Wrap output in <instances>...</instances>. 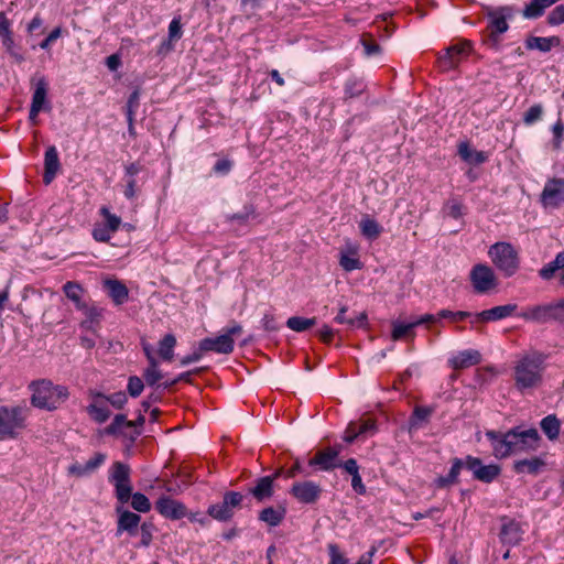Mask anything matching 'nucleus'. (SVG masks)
Masks as SVG:
<instances>
[{"instance_id":"1","label":"nucleus","mask_w":564,"mask_h":564,"mask_svg":"<svg viewBox=\"0 0 564 564\" xmlns=\"http://www.w3.org/2000/svg\"><path fill=\"white\" fill-rule=\"evenodd\" d=\"M496 458H506L518 453L534 452L540 447L541 436L536 429L522 430L517 426L506 433L486 432Z\"/></svg>"},{"instance_id":"2","label":"nucleus","mask_w":564,"mask_h":564,"mask_svg":"<svg viewBox=\"0 0 564 564\" xmlns=\"http://www.w3.org/2000/svg\"><path fill=\"white\" fill-rule=\"evenodd\" d=\"M547 356L529 350L518 357L513 365L514 387L521 393L538 389L543 382Z\"/></svg>"},{"instance_id":"3","label":"nucleus","mask_w":564,"mask_h":564,"mask_svg":"<svg viewBox=\"0 0 564 564\" xmlns=\"http://www.w3.org/2000/svg\"><path fill=\"white\" fill-rule=\"evenodd\" d=\"M29 388L32 390L31 404L46 411L56 410L69 395L66 387L45 379L31 382Z\"/></svg>"},{"instance_id":"4","label":"nucleus","mask_w":564,"mask_h":564,"mask_svg":"<svg viewBox=\"0 0 564 564\" xmlns=\"http://www.w3.org/2000/svg\"><path fill=\"white\" fill-rule=\"evenodd\" d=\"M488 254L505 276L513 275L519 269L518 253L508 242H496L489 248Z\"/></svg>"},{"instance_id":"5","label":"nucleus","mask_w":564,"mask_h":564,"mask_svg":"<svg viewBox=\"0 0 564 564\" xmlns=\"http://www.w3.org/2000/svg\"><path fill=\"white\" fill-rule=\"evenodd\" d=\"M561 301L527 306L519 313V317L535 324L557 322L562 324Z\"/></svg>"},{"instance_id":"6","label":"nucleus","mask_w":564,"mask_h":564,"mask_svg":"<svg viewBox=\"0 0 564 564\" xmlns=\"http://www.w3.org/2000/svg\"><path fill=\"white\" fill-rule=\"evenodd\" d=\"M242 334V326L237 322H231L230 326L226 330L216 336L207 337L200 340V349L207 351H214L217 354L228 355L234 351L235 338Z\"/></svg>"},{"instance_id":"7","label":"nucleus","mask_w":564,"mask_h":564,"mask_svg":"<svg viewBox=\"0 0 564 564\" xmlns=\"http://www.w3.org/2000/svg\"><path fill=\"white\" fill-rule=\"evenodd\" d=\"M108 479L115 487L118 501L121 503L128 502L132 492L130 467L121 462H116L110 469Z\"/></svg>"},{"instance_id":"8","label":"nucleus","mask_w":564,"mask_h":564,"mask_svg":"<svg viewBox=\"0 0 564 564\" xmlns=\"http://www.w3.org/2000/svg\"><path fill=\"white\" fill-rule=\"evenodd\" d=\"M243 498V495L238 491H227L224 494L221 502L208 507L207 514L220 522L230 521L235 514V509L241 507Z\"/></svg>"},{"instance_id":"9","label":"nucleus","mask_w":564,"mask_h":564,"mask_svg":"<svg viewBox=\"0 0 564 564\" xmlns=\"http://www.w3.org/2000/svg\"><path fill=\"white\" fill-rule=\"evenodd\" d=\"M25 410L21 406H0V440L14 437L24 427Z\"/></svg>"},{"instance_id":"10","label":"nucleus","mask_w":564,"mask_h":564,"mask_svg":"<svg viewBox=\"0 0 564 564\" xmlns=\"http://www.w3.org/2000/svg\"><path fill=\"white\" fill-rule=\"evenodd\" d=\"M476 293L484 294L497 286V279L492 269L486 264H476L469 274Z\"/></svg>"},{"instance_id":"11","label":"nucleus","mask_w":564,"mask_h":564,"mask_svg":"<svg viewBox=\"0 0 564 564\" xmlns=\"http://www.w3.org/2000/svg\"><path fill=\"white\" fill-rule=\"evenodd\" d=\"M290 494L301 503L313 505L319 499L322 488L311 480L295 481L290 489Z\"/></svg>"},{"instance_id":"12","label":"nucleus","mask_w":564,"mask_h":564,"mask_svg":"<svg viewBox=\"0 0 564 564\" xmlns=\"http://www.w3.org/2000/svg\"><path fill=\"white\" fill-rule=\"evenodd\" d=\"M466 469L470 470L474 477L482 482H491L500 474V467L496 464L484 465L482 462L473 456H467Z\"/></svg>"},{"instance_id":"13","label":"nucleus","mask_w":564,"mask_h":564,"mask_svg":"<svg viewBox=\"0 0 564 564\" xmlns=\"http://www.w3.org/2000/svg\"><path fill=\"white\" fill-rule=\"evenodd\" d=\"M88 394L91 399L90 404L86 408L88 415L99 424L105 423L111 414L106 401L104 400L106 394L96 390H89Z\"/></svg>"},{"instance_id":"14","label":"nucleus","mask_w":564,"mask_h":564,"mask_svg":"<svg viewBox=\"0 0 564 564\" xmlns=\"http://www.w3.org/2000/svg\"><path fill=\"white\" fill-rule=\"evenodd\" d=\"M340 447H328L324 451H319L308 460V467H315L321 470H333L340 466L338 455Z\"/></svg>"},{"instance_id":"15","label":"nucleus","mask_w":564,"mask_h":564,"mask_svg":"<svg viewBox=\"0 0 564 564\" xmlns=\"http://www.w3.org/2000/svg\"><path fill=\"white\" fill-rule=\"evenodd\" d=\"M155 509L161 516L171 520H180L187 516L184 503L166 496H162L156 500Z\"/></svg>"},{"instance_id":"16","label":"nucleus","mask_w":564,"mask_h":564,"mask_svg":"<svg viewBox=\"0 0 564 564\" xmlns=\"http://www.w3.org/2000/svg\"><path fill=\"white\" fill-rule=\"evenodd\" d=\"M513 14L514 10L511 7H500L490 10L487 17L489 19V29L491 30V34L499 35L505 33L509 28L507 20L511 19Z\"/></svg>"},{"instance_id":"17","label":"nucleus","mask_w":564,"mask_h":564,"mask_svg":"<svg viewBox=\"0 0 564 564\" xmlns=\"http://www.w3.org/2000/svg\"><path fill=\"white\" fill-rule=\"evenodd\" d=\"M542 202L551 207H557L564 203V178H554L545 184Z\"/></svg>"},{"instance_id":"18","label":"nucleus","mask_w":564,"mask_h":564,"mask_svg":"<svg viewBox=\"0 0 564 564\" xmlns=\"http://www.w3.org/2000/svg\"><path fill=\"white\" fill-rule=\"evenodd\" d=\"M517 307V304H506L495 306L492 308L485 310L479 313H475L473 316L471 324L477 322H494L506 318L512 315L516 312Z\"/></svg>"},{"instance_id":"19","label":"nucleus","mask_w":564,"mask_h":564,"mask_svg":"<svg viewBox=\"0 0 564 564\" xmlns=\"http://www.w3.org/2000/svg\"><path fill=\"white\" fill-rule=\"evenodd\" d=\"M280 475V471L273 476H264L257 479L254 487L249 489L250 495L258 501L263 502L270 499L274 494V479Z\"/></svg>"},{"instance_id":"20","label":"nucleus","mask_w":564,"mask_h":564,"mask_svg":"<svg viewBox=\"0 0 564 564\" xmlns=\"http://www.w3.org/2000/svg\"><path fill=\"white\" fill-rule=\"evenodd\" d=\"M467 457L465 459L454 458L452 460V467L446 476H438L434 480L436 488H449L453 485L458 484V476L463 468H466Z\"/></svg>"},{"instance_id":"21","label":"nucleus","mask_w":564,"mask_h":564,"mask_svg":"<svg viewBox=\"0 0 564 564\" xmlns=\"http://www.w3.org/2000/svg\"><path fill=\"white\" fill-rule=\"evenodd\" d=\"M546 466V462L541 456H535L525 459H519L513 463V470L517 474L538 475Z\"/></svg>"},{"instance_id":"22","label":"nucleus","mask_w":564,"mask_h":564,"mask_svg":"<svg viewBox=\"0 0 564 564\" xmlns=\"http://www.w3.org/2000/svg\"><path fill=\"white\" fill-rule=\"evenodd\" d=\"M373 431L375 423L371 420H366L360 423L351 422L348 424L345 431L344 441L348 444H351L356 438L372 434Z\"/></svg>"},{"instance_id":"23","label":"nucleus","mask_w":564,"mask_h":564,"mask_svg":"<svg viewBox=\"0 0 564 564\" xmlns=\"http://www.w3.org/2000/svg\"><path fill=\"white\" fill-rule=\"evenodd\" d=\"M59 159H58V153H57V150L54 145L50 147L46 152H45V156H44V175H43V181L45 184H50L57 171L59 170Z\"/></svg>"},{"instance_id":"24","label":"nucleus","mask_w":564,"mask_h":564,"mask_svg":"<svg viewBox=\"0 0 564 564\" xmlns=\"http://www.w3.org/2000/svg\"><path fill=\"white\" fill-rule=\"evenodd\" d=\"M144 422H145L144 415L141 413L139 414V416L135 421H128L124 414H117L113 417V421L111 422V424H109L105 429V433L106 434H118L119 432H121L122 427H128V429L135 427V429L141 430Z\"/></svg>"},{"instance_id":"25","label":"nucleus","mask_w":564,"mask_h":564,"mask_svg":"<svg viewBox=\"0 0 564 564\" xmlns=\"http://www.w3.org/2000/svg\"><path fill=\"white\" fill-rule=\"evenodd\" d=\"M561 44V40L558 36H529L525 40V47L528 50H538L540 52L546 53L550 52L553 47H557Z\"/></svg>"},{"instance_id":"26","label":"nucleus","mask_w":564,"mask_h":564,"mask_svg":"<svg viewBox=\"0 0 564 564\" xmlns=\"http://www.w3.org/2000/svg\"><path fill=\"white\" fill-rule=\"evenodd\" d=\"M104 286L108 291L109 296L117 305H121L128 300L129 291L127 286L119 280H106L104 282Z\"/></svg>"},{"instance_id":"27","label":"nucleus","mask_w":564,"mask_h":564,"mask_svg":"<svg viewBox=\"0 0 564 564\" xmlns=\"http://www.w3.org/2000/svg\"><path fill=\"white\" fill-rule=\"evenodd\" d=\"M480 362V354L478 350H464L458 352L451 359L454 369H464Z\"/></svg>"},{"instance_id":"28","label":"nucleus","mask_w":564,"mask_h":564,"mask_svg":"<svg viewBox=\"0 0 564 564\" xmlns=\"http://www.w3.org/2000/svg\"><path fill=\"white\" fill-rule=\"evenodd\" d=\"M500 539L503 543L509 545L518 544L522 539V531L516 521H508L503 523L500 531Z\"/></svg>"},{"instance_id":"29","label":"nucleus","mask_w":564,"mask_h":564,"mask_svg":"<svg viewBox=\"0 0 564 564\" xmlns=\"http://www.w3.org/2000/svg\"><path fill=\"white\" fill-rule=\"evenodd\" d=\"M328 551L330 555V564H347V560L339 553L337 545L329 544ZM376 547H371L368 552L362 554L356 564H371L372 556L376 553Z\"/></svg>"},{"instance_id":"30","label":"nucleus","mask_w":564,"mask_h":564,"mask_svg":"<svg viewBox=\"0 0 564 564\" xmlns=\"http://www.w3.org/2000/svg\"><path fill=\"white\" fill-rule=\"evenodd\" d=\"M140 520L141 517L139 514L128 510L122 511L118 520V532L127 531L131 535L135 534Z\"/></svg>"},{"instance_id":"31","label":"nucleus","mask_w":564,"mask_h":564,"mask_svg":"<svg viewBox=\"0 0 564 564\" xmlns=\"http://www.w3.org/2000/svg\"><path fill=\"white\" fill-rule=\"evenodd\" d=\"M434 412L431 406H415L409 420V431H416L422 427L423 423H427L430 416Z\"/></svg>"},{"instance_id":"32","label":"nucleus","mask_w":564,"mask_h":564,"mask_svg":"<svg viewBox=\"0 0 564 564\" xmlns=\"http://www.w3.org/2000/svg\"><path fill=\"white\" fill-rule=\"evenodd\" d=\"M285 512L286 511L283 507H279L276 509L273 507H268L260 512L259 519L268 523L270 527H276L284 519Z\"/></svg>"},{"instance_id":"33","label":"nucleus","mask_w":564,"mask_h":564,"mask_svg":"<svg viewBox=\"0 0 564 564\" xmlns=\"http://www.w3.org/2000/svg\"><path fill=\"white\" fill-rule=\"evenodd\" d=\"M458 154L467 163L480 164L487 160V155L484 152L470 149L467 142L459 143Z\"/></svg>"},{"instance_id":"34","label":"nucleus","mask_w":564,"mask_h":564,"mask_svg":"<svg viewBox=\"0 0 564 564\" xmlns=\"http://www.w3.org/2000/svg\"><path fill=\"white\" fill-rule=\"evenodd\" d=\"M541 429L550 441L557 440L560 435L561 422L554 414H550L542 419Z\"/></svg>"},{"instance_id":"35","label":"nucleus","mask_w":564,"mask_h":564,"mask_svg":"<svg viewBox=\"0 0 564 564\" xmlns=\"http://www.w3.org/2000/svg\"><path fill=\"white\" fill-rule=\"evenodd\" d=\"M561 269H564V250L558 252L553 261L545 264L539 271V275L543 280H551L555 275V273Z\"/></svg>"},{"instance_id":"36","label":"nucleus","mask_w":564,"mask_h":564,"mask_svg":"<svg viewBox=\"0 0 564 564\" xmlns=\"http://www.w3.org/2000/svg\"><path fill=\"white\" fill-rule=\"evenodd\" d=\"M63 291L68 300L74 302L76 308H83L84 302L82 301L83 288L77 282L68 281L64 284Z\"/></svg>"},{"instance_id":"37","label":"nucleus","mask_w":564,"mask_h":564,"mask_svg":"<svg viewBox=\"0 0 564 564\" xmlns=\"http://www.w3.org/2000/svg\"><path fill=\"white\" fill-rule=\"evenodd\" d=\"M176 338L172 334H166L159 344V355L163 360L171 361L174 357V347Z\"/></svg>"},{"instance_id":"38","label":"nucleus","mask_w":564,"mask_h":564,"mask_svg":"<svg viewBox=\"0 0 564 564\" xmlns=\"http://www.w3.org/2000/svg\"><path fill=\"white\" fill-rule=\"evenodd\" d=\"M46 95H47V83H46L45 78H40L36 83V87L34 89V93L32 96L31 106L44 110Z\"/></svg>"},{"instance_id":"39","label":"nucleus","mask_w":564,"mask_h":564,"mask_svg":"<svg viewBox=\"0 0 564 564\" xmlns=\"http://www.w3.org/2000/svg\"><path fill=\"white\" fill-rule=\"evenodd\" d=\"M414 327H416L414 321H412L410 323H401V322L394 321V322H392L391 337L393 340H399L409 335L413 336Z\"/></svg>"},{"instance_id":"40","label":"nucleus","mask_w":564,"mask_h":564,"mask_svg":"<svg viewBox=\"0 0 564 564\" xmlns=\"http://www.w3.org/2000/svg\"><path fill=\"white\" fill-rule=\"evenodd\" d=\"M316 324V318H306L301 316H292L286 321V326L297 333H302Z\"/></svg>"},{"instance_id":"41","label":"nucleus","mask_w":564,"mask_h":564,"mask_svg":"<svg viewBox=\"0 0 564 564\" xmlns=\"http://www.w3.org/2000/svg\"><path fill=\"white\" fill-rule=\"evenodd\" d=\"M360 229L362 235L369 239H377L382 231L380 225L369 217H365L361 219Z\"/></svg>"},{"instance_id":"42","label":"nucleus","mask_w":564,"mask_h":564,"mask_svg":"<svg viewBox=\"0 0 564 564\" xmlns=\"http://www.w3.org/2000/svg\"><path fill=\"white\" fill-rule=\"evenodd\" d=\"M346 312H347V307L343 306L339 310L337 316L335 317V322H337L339 324H347V325H349L351 327H359V326H362L366 323V321H367L366 313H360L356 317L346 318V316H345Z\"/></svg>"},{"instance_id":"43","label":"nucleus","mask_w":564,"mask_h":564,"mask_svg":"<svg viewBox=\"0 0 564 564\" xmlns=\"http://www.w3.org/2000/svg\"><path fill=\"white\" fill-rule=\"evenodd\" d=\"M443 213L445 216H448L454 219H459L464 215V206L456 198H449L443 207Z\"/></svg>"},{"instance_id":"44","label":"nucleus","mask_w":564,"mask_h":564,"mask_svg":"<svg viewBox=\"0 0 564 564\" xmlns=\"http://www.w3.org/2000/svg\"><path fill=\"white\" fill-rule=\"evenodd\" d=\"M143 378L149 387L155 386L163 378L159 362L149 364L143 371Z\"/></svg>"},{"instance_id":"45","label":"nucleus","mask_w":564,"mask_h":564,"mask_svg":"<svg viewBox=\"0 0 564 564\" xmlns=\"http://www.w3.org/2000/svg\"><path fill=\"white\" fill-rule=\"evenodd\" d=\"M131 506L138 512H148L151 509V503L148 497L141 492H131Z\"/></svg>"},{"instance_id":"46","label":"nucleus","mask_w":564,"mask_h":564,"mask_svg":"<svg viewBox=\"0 0 564 564\" xmlns=\"http://www.w3.org/2000/svg\"><path fill=\"white\" fill-rule=\"evenodd\" d=\"M365 90V84L358 79H349L345 84V97L355 98L360 96Z\"/></svg>"},{"instance_id":"47","label":"nucleus","mask_w":564,"mask_h":564,"mask_svg":"<svg viewBox=\"0 0 564 564\" xmlns=\"http://www.w3.org/2000/svg\"><path fill=\"white\" fill-rule=\"evenodd\" d=\"M140 105V91L139 89H135L131 93L129 96V99L127 101L126 106V113H127V120L131 121L134 120V113Z\"/></svg>"},{"instance_id":"48","label":"nucleus","mask_w":564,"mask_h":564,"mask_svg":"<svg viewBox=\"0 0 564 564\" xmlns=\"http://www.w3.org/2000/svg\"><path fill=\"white\" fill-rule=\"evenodd\" d=\"M100 214L105 218L104 226L110 229L112 232H116L120 227L121 218L115 214H111L110 210L105 206L100 208Z\"/></svg>"},{"instance_id":"49","label":"nucleus","mask_w":564,"mask_h":564,"mask_svg":"<svg viewBox=\"0 0 564 564\" xmlns=\"http://www.w3.org/2000/svg\"><path fill=\"white\" fill-rule=\"evenodd\" d=\"M543 115V106L540 104L531 106L523 115V122L531 126L539 121Z\"/></svg>"},{"instance_id":"50","label":"nucleus","mask_w":564,"mask_h":564,"mask_svg":"<svg viewBox=\"0 0 564 564\" xmlns=\"http://www.w3.org/2000/svg\"><path fill=\"white\" fill-rule=\"evenodd\" d=\"M473 316H474L473 313H469V312H466V311L453 312V311H449V310H441L438 312V317L440 318H446V319H449L451 322H458V321H463L465 318H470V322H471L473 321Z\"/></svg>"},{"instance_id":"51","label":"nucleus","mask_w":564,"mask_h":564,"mask_svg":"<svg viewBox=\"0 0 564 564\" xmlns=\"http://www.w3.org/2000/svg\"><path fill=\"white\" fill-rule=\"evenodd\" d=\"M456 48L454 47H447L444 52V54H442L440 57H438V65H440V68L442 70H449L454 67L457 66V62L454 59L452 53L455 51Z\"/></svg>"},{"instance_id":"52","label":"nucleus","mask_w":564,"mask_h":564,"mask_svg":"<svg viewBox=\"0 0 564 564\" xmlns=\"http://www.w3.org/2000/svg\"><path fill=\"white\" fill-rule=\"evenodd\" d=\"M127 389L132 398H137L142 393L144 383L138 376H131L128 380Z\"/></svg>"},{"instance_id":"53","label":"nucleus","mask_w":564,"mask_h":564,"mask_svg":"<svg viewBox=\"0 0 564 564\" xmlns=\"http://www.w3.org/2000/svg\"><path fill=\"white\" fill-rule=\"evenodd\" d=\"M340 267L347 271H354L361 268V262L356 257H350L348 254L341 253L339 259Z\"/></svg>"},{"instance_id":"54","label":"nucleus","mask_w":564,"mask_h":564,"mask_svg":"<svg viewBox=\"0 0 564 564\" xmlns=\"http://www.w3.org/2000/svg\"><path fill=\"white\" fill-rule=\"evenodd\" d=\"M104 400L106 401V403H110L115 409L120 410L126 405V403L128 401V397H127L126 392L118 391L110 395H106V398H104Z\"/></svg>"},{"instance_id":"55","label":"nucleus","mask_w":564,"mask_h":564,"mask_svg":"<svg viewBox=\"0 0 564 564\" xmlns=\"http://www.w3.org/2000/svg\"><path fill=\"white\" fill-rule=\"evenodd\" d=\"M546 22L552 25L564 23V4L556 6L547 15Z\"/></svg>"},{"instance_id":"56","label":"nucleus","mask_w":564,"mask_h":564,"mask_svg":"<svg viewBox=\"0 0 564 564\" xmlns=\"http://www.w3.org/2000/svg\"><path fill=\"white\" fill-rule=\"evenodd\" d=\"M112 231L104 225L97 226L93 229V237L99 242H108L111 239Z\"/></svg>"},{"instance_id":"57","label":"nucleus","mask_w":564,"mask_h":564,"mask_svg":"<svg viewBox=\"0 0 564 564\" xmlns=\"http://www.w3.org/2000/svg\"><path fill=\"white\" fill-rule=\"evenodd\" d=\"M552 132L554 134L553 145L555 149H560L563 137H564V123L561 119H558L552 127Z\"/></svg>"},{"instance_id":"58","label":"nucleus","mask_w":564,"mask_h":564,"mask_svg":"<svg viewBox=\"0 0 564 564\" xmlns=\"http://www.w3.org/2000/svg\"><path fill=\"white\" fill-rule=\"evenodd\" d=\"M254 210L252 207H245V210L241 213H236L227 216V219L231 223L237 221L239 224H245L248 219L253 216Z\"/></svg>"},{"instance_id":"59","label":"nucleus","mask_w":564,"mask_h":564,"mask_svg":"<svg viewBox=\"0 0 564 564\" xmlns=\"http://www.w3.org/2000/svg\"><path fill=\"white\" fill-rule=\"evenodd\" d=\"M182 36L181 19L174 18L169 25V40L176 41Z\"/></svg>"},{"instance_id":"60","label":"nucleus","mask_w":564,"mask_h":564,"mask_svg":"<svg viewBox=\"0 0 564 564\" xmlns=\"http://www.w3.org/2000/svg\"><path fill=\"white\" fill-rule=\"evenodd\" d=\"M84 312L87 319L91 321L95 324H98L101 317V310L95 306H88L84 303V307L79 308Z\"/></svg>"},{"instance_id":"61","label":"nucleus","mask_w":564,"mask_h":564,"mask_svg":"<svg viewBox=\"0 0 564 564\" xmlns=\"http://www.w3.org/2000/svg\"><path fill=\"white\" fill-rule=\"evenodd\" d=\"M68 474L76 477H84L90 474L86 464L74 463L68 467Z\"/></svg>"},{"instance_id":"62","label":"nucleus","mask_w":564,"mask_h":564,"mask_svg":"<svg viewBox=\"0 0 564 564\" xmlns=\"http://www.w3.org/2000/svg\"><path fill=\"white\" fill-rule=\"evenodd\" d=\"M142 431L140 429H135V427H132V429H128V427H122L121 429V432H119L118 434H113L115 436H122L123 438H127L129 440L131 443H133L140 435H141Z\"/></svg>"},{"instance_id":"63","label":"nucleus","mask_w":564,"mask_h":564,"mask_svg":"<svg viewBox=\"0 0 564 564\" xmlns=\"http://www.w3.org/2000/svg\"><path fill=\"white\" fill-rule=\"evenodd\" d=\"M106 459V455L102 453L95 454L94 457H91L89 460H87L86 465L91 473H94L101 464H104Z\"/></svg>"},{"instance_id":"64","label":"nucleus","mask_w":564,"mask_h":564,"mask_svg":"<svg viewBox=\"0 0 564 564\" xmlns=\"http://www.w3.org/2000/svg\"><path fill=\"white\" fill-rule=\"evenodd\" d=\"M62 34L61 28H55L40 43L42 50H47L54 41H56Z\"/></svg>"}]
</instances>
